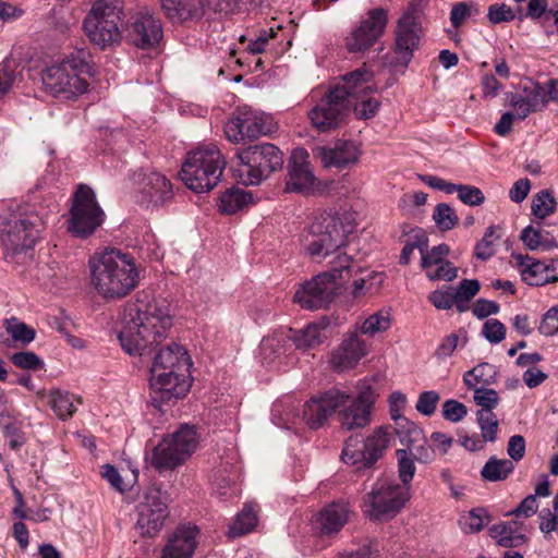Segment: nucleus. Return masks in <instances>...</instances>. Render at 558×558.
<instances>
[{"label":"nucleus","mask_w":558,"mask_h":558,"mask_svg":"<svg viewBox=\"0 0 558 558\" xmlns=\"http://www.w3.org/2000/svg\"><path fill=\"white\" fill-rule=\"evenodd\" d=\"M118 338L122 349L134 356L151 354L167 338L172 317L167 305L150 302L147 296L128 302L119 315Z\"/></svg>","instance_id":"nucleus-2"},{"label":"nucleus","mask_w":558,"mask_h":558,"mask_svg":"<svg viewBox=\"0 0 558 558\" xmlns=\"http://www.w3.org/2000/svg\"><path fill=\"white\" fill-rule=\"evenodd\" d=\"M498 239L497 228L495 226L488 227L484 236L475 246V256L482 260L490 258L495 254L494 246Z\"/></svg>","instance_id":"nucleus-50"},{"label":"nucleus","mask_w":558,"mask_h":558,"mask_svg":"<svg viewBox=\"0 0 558 558\" xmlns=\"http://www.w3.org/2000/svg\"><path fill=\"white\" fill-rule=\"evenodd\" d=\"M225 168L223 156L211 145L189 153L180 177L187 189L195 193H207L218 185Z\"/></svg>","instance_id":"nucleus-5"},{"label":"nucleus","mask_w":558,"mask_h":558,"mask_svg":"<svg viewBox=\"0 0 558 558\" xmlns=\"http://www.w3.org/2000/svg\"><path fill=\"white\" fill-rule=\"evenodd\" d=\"M481 284L476 279H463L458 288L453 291L457 299V310L459 312L466 311V303L476 295L480 291Z\"/></svg>","instance_id":"nucleus-45"},{"label":"nucleus","mask_w":558,"mask_h":558,"mask_svg":"<svg viewBox=\"0 0 558 558\" xmlns=\"http://www.w3.org/2000/svg\"><path fill=\"white\" fill-rule=\"evenodd\" d=\"M468 413L466 407L453 399L447 400L442 404V415L447 421L457 423Z\"/></svg>","instance_id":"nucleus-60"},{"label":"nucleus","mask_w":558,"mask_h":558,"mask_svg":"<svg viewBox=\"0 0 558 558\" xmlns=\"http://www.w3.org/2000/svg\"><path fill=\"white\" fill-rule=\"evenodd\" d=\"M521 278L529 286L541 287L558 281V259L535 260L533 257L517 255Z\"/></svg>","instance_id":"nucleus-25"},{"label":"nucleus","mask_w":558,"mask_h":558,"mask_svg":"<svg viewBox=\"0 0 558 558\" xmlns=\"http://www.w3.org/2000/svg\"><path fill=\"white\" fill-rule=\"evenodd\" d=\"M391 315L389 311L380 310L369 315L360 326L361 333L374 337L379 332H384L390 328Z\"/></svg>","instance_id":"nucleus-40"},{"label":"nucleus","mask_w":558,"mask_h":558,"mask_svg":"<svg viewBox=\"0 0 558 558\" xmlns=\"http://www.w3.org/2000/svg\"><path fill=\"white\" fill-rule=\"evenodd\" d=\"M252 194L242 189H230L220 197L219 209L223 214L232 215L252 202Z\"/></svg>","instance_id":"nucleus-37"},{"label":"nucleus","mask_w":558,"mask_h":558,"mask_svg":"<svg viewBox=\"0 0 558 558\" xmlns=\"http://www.w3.org/2000/svg\"><path fill=\"white\" fill-rule=\"evenodd\" d=\"M482 332L490 343H499L506 337V327L500 320L490 318L484 323Z\"/></svg>","instance_id":"nucleus-55"},{"label":"nucleus","mask_w":558,"mask_h":558,"mask_svg":"<svg viewBox=\"0 0 558 558\" xmlns=\"http://www.w3.org/2000/svg\"><path fill=\"white\" fill-rule=\"evenodd\" d=\"M458 197L469 206H480L485 202L484 193L478 187L468 184H461Z\"/></svg>","instance_id":"nucleus-56"},{"label":"nucleus","mask_w":558,"mask_h":558,"mask_svg":"<svg viewBox=\"0 0 558 558\" xmlns=\"http://www.w3.org/2000/svg\"><path fill=\"white\" fill-rule=\"evenodd\" d=\"M162 38L160 21L148 10L137 12L128 26L129 41L141 49L154 48Z\"/></svg>","instance_id":"nucleus-23"},{"label":"nucleus","mask_w":558,"mask_h":558,"mask_svg":"<svg viewBox=\"0 0 558 558\" xmlns=\"http://www.w3.org/2000/svg\"><path fill=\"white\" fill-rule=\"evenodd\" d=\"M409 454L421 463H429L435 459V449L424 436L422 441L409 450Z\"/></svg>","instance_id":"nucleus-61"},{"label":"nucleus","mask_w":558,"mask_h":558,"mask_svg":"<svg viewBox=\"0 0 558 558\" xmlns=\"http://www.w3.org/2000/svg\"><path fill=\"white\" fill-rule=\"evenodd\" d=\"M257 521L256 505L253 502L245 504L244 508L238 513L234 522L230 526L229 535L236 537L246 534L257 525Z\"/></svg>","instance_id":"nucleus-38"},{"label":"nucleus","mask_w":558,"mask_h":558,"mask_svg":"<svg viewBox=\"0 0 558 558\" xmlns=\"http://www.w3.org/2000/svg\"><path fill=\"white\" fill-rule=\"evenodd\" d=\"M385 275L383 272L372 271L366 277L357 279L353 283V296L359 299L366 294L376 293L383 286Z\"/></svg>","instance_id":"nucleus-41"},{"label":"nucleus","mask_w":558,"mask_h":558,"mask_svg":"<svg viewBox=\"0 0 558 558\" xmlns=\"http://www.w3.org/2000/svg\"><path fill=\"white\" fill-rule=\"evenodd\" d=\"M391 426H380L362 441L359 436H351L344 444L341 459L351 465L368 468L374 464L389 447L392 433Z\"/></svg>","instance_id":"nucleus-15"},{"label":"nucleus","mask_w":558,"mask_h":558,"mask_svg":"<svg viewBox=\"0 0 558 558\" xmlns=\"http://www.w3.org/2000/svg\"><path fill=\"white\" fill-rule=\"evenodd\" d=\"M105 213L97 203L95 192L80 184L73 195L68 229L78 238H87L99 228Z\"/></svg>","instance_id":"nucleus-13"},{"label":"nucleus","mask_w":558,"mask_h":558,"mask_svg":"<svg viewBox=\"0 0 558 558\" xmlns=\"http://www.w3.org/2000/svg\"><path fill=\"white\" fill-rule=\"evenodd\" d=\"M87 72L88 64L84 60L71 57L48 66L43 72L41 81L52 95L71 99L86 92L88 83L84 75Z\"/></svg>","instance_id":"nucleus-8"},{"label":"nucleus","mask_w":558,"mask_h":558,"mask_svg":"<svg viewBox=\"0 0 558 558\" xmlns=\"http://www.w3.org/2000/svg\"><path fill=\"white\" fill-rule=\"evenodd\" d=\"M474 400L477 405L482 407L481 410L493 411L499 402V397L494 389L478 388L474 391Z\"/></svg>","instance_id":"nucleus-59"},{"label":"nucleus","mask_w":558,"mask_h":558,"mask_svg":"<svg viewBox=\"0 0 558 558\" xmlns=\"http://www.w3.org/2000/svg\"><path fill=\"white\" fill-rule=\"evenodd\" d=\"M353 230L354 220L347 213L329 210L315 216L308 228L306 252L314 262H325L329 270L301 284L294 293V303L315 311L328 306L333 300L344 279L343 274H349L352 264L344 246Z\"/></svg>","instance_id":"nucleus-1"},{"label":"nucleus","mask_w":558,"mask_h":558,"mask_svg":"<svg viewBox=\"0 0 558 558\" xmlns=\"http://www.w3.org/2000/svg\"><path fill=\"white\" fill-rule=\"evenodd\" d=\"M290 348L291 339L288 336V329L280 330L263 339L260 353L265 361L271 363L281 355H284Z\"/></svg>","instance_id":"nucleus-33"},{"label":"nucleus","mask_w":558,"mask_h":558,"mask_svg":"<svg viewBox=\"0 0 558 558\" xmlns=\"http://www.w3.org/2000/svg\"><path fill=\"white\" fill-rule=\"evenodd\" d=\"M291 342L299 350H311L319 347L326 339V328L317 323L308 324L301 329H288Z\"/></svg>","instance_id":"nucleus-32"},{"label":"nucleus","mask_w":558,"mask_h":558,"mask_svg":"<svg viewBox=\"0 0 558 558\" xmlns=\"http://www.w3.org/2000/svg\"><path fill=\"white\" fill-rule=\"evenodd\" d=\"M239 174L246 185H257L271 172L281 169L283 154L270 143L250 146L238 154Z\"/></svg>","instance_id":"nucleus-12"},{"label":"nucleus","mask_w":558,"mask_h":558,"mask_svg":"<svg viewBox=\"0 0 558 558\" xmlns=\"http://www.w3.org/2000/svg\"><path fill=\"white\" fill-rule=\"evenodd\" d=\"M487 16L492 23L498 24L512 21L514 13L511 8L507 7L505 3H495L489 7Z\"/></svg>","instance_id":"nucleus-64"},{"label":"nucleus","mask_w":558,"mask_h":558,"mask_svg":"<svg viewBox=\"0 0 558 558\" xmlns=\"http://www.w3.org/2000/svg\"><path fill=\"white\" fill-rule=\"evenodd\" d=\"M356 389V395L349 393V400L337 409V420L341 430L362 429L371 424L374 390L365 381H360Z\"/></svg>","instance_id":"nucleus-16"},{"label":"nucleus","mask_w":558,"mask_h":558,"mask_svg":"<svg viewBox=\"0 0 558 558\" xmlns=\"http://www.w3.org/2000/svg\"><path fill=\"white\" fill-rule=\"evenodd\" d=\"M427 245L423 246V253L421 258V266L424 270L434 268L445 260V257L449 253V247L446 244H439L434 246L430 251H426Z\"/></svg>","instance_id":"nucleus-51"},{"label":"nucleus","mask_w":558,"mask_h":558,"mask_svg":"<svg viewBox=\"0 0 558 558\" xmlns=\"http://www.w3.org/2000/svg\"><path fill=\"white\" fill-rule=\"evenodd\" d=\"M349 111L345 99L331 89L310 110L308 118L317 131L329 132L342 125Z\"/></svg>","instance_id":"nucleus-20"},{"label":"nucleus","mask_w":558,"mask_h":558,"mask_svg":"<svg viewBox=\"0 0 558 558\" xmlns=\"http://www.w3.org/2000/svg\"><path fill=\"white\" fill-rule=\"evenodd\" d=\"M440 400V396L435 390L423 391L420 393L415 404V409L418 413L430 416L435 413L437 404Z\"/></svg>","instance_id":"nucleus-54"},{"label":"nucleus","mask_w":558,"mask_h":558,"mask_svg":"<svg viewBox=\"0 0 558 558\" xmlns=\"http://www.w3.org/2000/svg\"><path fill=\"white\" fill-rule=\"evenodd\" d=\"M521 240L530 250H537L542 246L546 248L556 246L554 241H547L544 239L542 230L535 229L532 226H529L522 230Z\"/></svg>","instance_id":"nucleus-52"},{"label":"nucleus","mask_w":558,"mask_h":558,"mask_svg":"<svg viewBox=\"0 0 558 558\" xmlns=\"http://www.w3.org/2000/svg\"><path fill=\"white\" fill-rule=\"evenodd\" d=\"M424 7V0H412L397 22L393 51L401 65L407 66L418 48Z\"/></svg>","instance_id":"nucleus-14"},{"label":"nucleus","mask_w":558,"mask_h":558,"mask_svg":"<svg viewBox=\"0 0 558 558\" xmlns=\"http://www.w3.org/2000/svg\"><path fill=\"white\" fill-rule=\"evenodd\" d=\"M433 219L442 231L451 230L459 221L456 211L445 203L438 204L435 207Z\"/></svg>","instance_id":"nucleus-48"},{"label":"nucleus","mask_w":558,"mask_h":558,"mask_svg":"<svg viewBox=\"0 0 558 558\" xmlns=\"http://www.w3.org/2000/svg\"><path fill=\"white\" fill-rule=\"evenodd\" d=\"M426 276L430 280H447L452 281L458 276V269L451 265L448 260L442 262L434 268L425 270Z\"/></svg>","instance_id":"nucleus-57"},{"label":"nucleus","mask_w":558,"mask_h":558,"mask_svg":"<svg viewBox=\"0 0 558 558\" xmlns=\"http://www.w3.org/2000/svg\"><path fill=\"white\" fill-rule=\"evenodd\" d=\"M315 156L319 158L324 167L345 168L357 162L360 149L357 145L350 141H338L333 147H318L315 149Z\"/></svg>","instance_id":"nucleus-28"},{"label":"nucleus","mask_w":558,"mask_h":558,"mask_svg":"<svg viewBox=\"0 0 558 558\" xmlns=\"http://www.w3.org/2000/svg\"><path fill=\"white\" fill-rule=\"evenodd\" d=\"M349 512L345 504L332 502L313 515V527L320 535L338 533L347 524Z\"/></svg>","instance_id":"nucleus-29"},{"label":"nucleus","mask_w":558,"mask_h":558,"mask_svg":"<svg viewBox=\"0 0 558 558\" xmlns=\"http://www.w3.org/2000/svg\"><path fill=\"white\" fill-rule=\"evenodd\" d=\"M531 209L536 218L545 219L555 213V197L548 190H542L534 195Z\"/></svg>","instance_id":"nucleus-43"},{"label":"nucleus","mask_w":558,"mask_h":558,"mask_svg":"<svg viewBox=\"0 0 558 558\" xmlns=\"http://www.w3.org/2000/svg\"><path fill=\"white\" fill-rule=\"evenodd\" d=\"M495 374L494 366L488 363H482L464 374L463 380L469 388H474L477 384H489Z\"/></svg>","instance_id":"nucleus-46"},{"label":"nucleus","mask_w":558,"mask_h":558,"mask_svg":"<svg viewBox=\"0 0 558 558\" xmlns=\"http://www.w3.org/2000/svg\"><path fill=\"white\" fill-rule=\"evenodd\" d=\"M88 266L90 282L105 299L124 298L141 280V270L134 257L119 248L105 247L95 252Z\"/></svg>","instance_id":"nucleus-3"},{"label":"nucleus","mask_w":558,"mask_h":558,"mask_svg":"<svg viewBox=\"0 0 558 558\" xmlns=\"http://www.w3.org/2000/svg\"><path fill=\"white\" fill-rule=\"evenodd\" d=\"M75 397L66 391L50 390L48 393V404L51 407L56 415L61 420L72 417L77 408L74 403ZM81 403V399H76Z\"/></svg>","instance_id":"nucleus-35"},{"label":"nucleus","mask_w":558,"mask_h":558,"mask_svg":"<svg viewBox=\"0 0 558 558\" xmlns=\"http://www.w3.org/2000/svg\"><path fill=\"white\" fill-rule=\"evenodd\" d=\"M539 333L549 337L558 332V304L550 307L544 315L538 326Z\"/></svg>","instance_id":"nucleus-58"},{"label":"nucleus","mask_w":558,"mask_h":558,"mask_svg":"<svg viewBox=\"0 0 558 558\" xmlns=\"http://www.w3.org/2000/svg\"><path fill=\"white\" fill-rule=\"evenodd\" d=\"M410 499V487L393 480L375 482L363 502V512L372 520L384 521L396 517Z\"/></svg>","instance_id":"nucleus-11"},{"label":"nucleus","mask_w":558,"mask_h":558,"mask_svg":"<svg viewBox=\"0 0 558 558\" xmlns=\"http://www.w3.org/2000/svg\"><path fill=\"white\" fill-rule=\"evenodd\" d=\"M506 100L515 111L517 119L524 120L531 113L546 108L547 94L545 87L539 83L527 80L519 92L508 93Z\"/></svg>","instance_id":"nucleus-24"},{"label":"nucleus","mask_w":558,"mask_h":558,"mask_svg":"<svg viewBox=\"0 0 558 558\" xmlns=\"http://www.w3.org/2000/svg\"><path fill=\"white\" fill-rule=\"evenodd\" d=\"M390 432L399 438L401 445L405 446L408 451L422 441L424 437L423 430L409 420H401L395 423Z\"/></svg>","instance_id":"nucleus-36"},{"label":"nucleus","mask_w":558,"mask_h":558,"mask_svg":"<svg viewBox=\"0 0 558 558\" xmlns=\"http://www.w3.org/2000/svg\"><path fill=\"white\" fill-rule=\"evenodd\" d=\"M489 533L498 545L507 548L518 547L526 542L525 535L518 533V523L515 521L497 523L490 527Z\"/></svg>","instance_id":"nucleus-34"},{"label":"nucleus","mask_w":558,"mask_h":558,"mask_svg":"<svg viewBox=\"0 0 558 558\" xmlns=\"http://www.w3.org/2000/svg\"><path fill=\"white\" fill-rule=\"evenodd\" d=\"M4 328L14 341L27 344L35 339V330L25 323L19 320L16 317L5 319Z\"/></svg>","instance_id":"nucleus-44"},{"label":"nucleus","mask_w":558,"mask_h":558,"mask_svg":"<svg viewBox=\"0 0 558 558\" xmlns=\"http://www.w3.org/2000/svg\"><path fill=\"white\" fill-rule=\"evenodd\" d=\"M44 225V219L37 213L3 210L0 214V241L12 255L26 253L38 241Z\"/></svg>","instance_id":"nucleus-6"},{"label":"nucleus","mask_w":558,"mask_h":558,"mask_svg":"<svg viewBox=\"0 0 558 558\" xmlns=\"http://www.w3.org/2000/svg\"><path fill=\"white\" fill-rule=\"evenodd\" d=\"M396 454L398 459L399 477L402 482L400 485H405L410 487V483L416 471L414 459L409 454V451L405 449H398L396 451Z\"/></svg>","instance_id":"nucleus-49"},{"label":"nucleus","mask_w":558,"mask_h":558,"mask_svg":"<svg viewBox=\"0 0 558 558\" xmlns=\"http://www.w3.org/2000/svg\"><path fill=\"white\" fill-rule=\"evenodd\" d=\"M490 521V517L485 508L472 509L468 514L463 515L460 520V525L465 533H478Z\"/></svg>","instance_id":"nucleus-42"},{"label":"nucleus","mask_w":558,"mask_h":558,"mask_svg":"<svg viewBox=\"0 0 558 558\" xmlns=\"http://www.w3.org/2000/svg\"><path fill=\"white\" fill-rule=\"evenodd\" d=\"M199 435L193 425L182 424L174 433L165 436L154 448L151 465L159 472L173 470L196 450Z\"/></svg>","instance_id":"nucleus-9"},{"label":"nucleus","mask_w":558,"mask_h":558,"mask_svg":"<svg viewBox=\"0 0 558 558\" xmlns=\"http://www.w3.org/2000/svg\"><path fill=\"white\" fill-rule=\"evenodd\" d=\"M192 362L184 347L170 343L156 351L149 369L150 386L161 401L183 398L190 390Z\"/></svg>","instance_id":"nucleus-4"},{"label":"nucleus","mask_w":558,"mask_h":558,"mask_svg":"<svg viewBox=\"0 0 558 558\" xmlns=\"http://www.w3.org/2000/svg\"><path fill=\"white\" fill-rule=\"evenodd\" d=\"M308 158L310 155L304 148L298 147L292 151L284 187L287 192L311 194L317 189V179L313 173Z\"/></svg>","instance_id":"nucleus-22"},{"label":"nucleus","mask_w":558,"mask_h":558,"mask_svg":"<svg viewBox=\"0 0 558 558\" xmlns=\"http://www.w3.org/2000/svg\"><path fill=\"white\" fill-rule=\"evenodd\" d=\"M513 470L514 464L512 460L492 457L483 466L481 475L485 481L499 482L506 480Z\"/></svg>","instance_id":"nucleus-39"},{"label":"nucleus","mask_w":558,"mask_h":558,"mask_svg":"<svg viewBox=\"0 0 558 558\" xmlns=\"http://www.w3.org/2000/svg\"><path fill=\"white\" fill-rule=\"evenodd\" d=\"M414 238H415V241L408 242L403 246V248L401 251L400 263L402 265H408L409 264L410 258H411V254L413 253V251L415 248H418L420 253L422 254L423 253V246H426V244H427V238H426V235H425V233L423 231L418 230L414 234Z\"/></svg>","instance_id":"nucleus-62"},{"label":"nucleus","mask_w":558,"mask_h":558,"mask_svg":"<svg viewBox=\"0 0 558 558\" xmlns=\"http://www.w3.org/2000/svg\"><path fill=\"white\" fill-rule=\"evenodd\" d=\"M140 194L141 203L148 208L163 206L173 197L170 181L158 172H149L143 175Z\"/></svg>","instance_id":"nucleus-26"},{"label":"nucleus","mask_w":558,"mask_h":558,"mask_svg":"<svg viewBox=\"0 0 558 558\" xmlns=\"http://www.w3.org/2000/svg\"><path fill=\"white\" fill-rule=\"evenodd\" d=\"M388 23V12L383 8L369 10L349 36L345 47L350 52L368 50L385 33Z\"/></svg>","instance_id":"nucleus-18"},{"label":"nucleus","mask_w":558,"mask_h":558,"mask_svg":"<svg viewBox=\"0 0 558 558\" xmlns=\"http://www.w3.org/2000/svg\"><path fill=\"white\" fill-rule=\"evenodd\" d=\"M272 130V121L265 113L248 106L236 109L225 125V133L232 143H240L245 138L254 140L266 135Z\"/></svg>","instance_id":"nucleus-17"},{"label":"nucleus","mask_w":558,"mask_h":558,"mask_svg":"<svg viewBox=\"0 0 558 558\" xmlns=\"http://www.w3.org/2000/svg\"><path fill=\"white\" fill-rule=\"evenodd\" d=\"M11 362L21 369L35 371L44 366L43 360L34 352L23 351L12 354Z\"/></svg>","instance_id":"nucleus-53"},{"label":"nucleus","mask_w":558,"mask_h":558,"mask_svg":"<svg viewBox=\"0 0 558 558\" xmlns=\"http://www.w3.org/2000/svg\"><path fill=\"white\" fill-rule=\"evenodd\" d=\"M198 530L195 526H180L162 549L161 558H191L196 545Z\"/></svg>","instance_id":"nucleus-30"},{"label":"nucleus","mask_w":558,"mask_h":558,"mask_svg":"<svg viewBox=\"0 0 558 558\" xmlns=\"http://www.w3.org/2000/svg\"><path fill=\"white\" fill-rule=\"evenodd\" d=\"M161 7L169 19L173 21H186L190 19H198L207 11L208 0H160Z\"/></svg>","instance_id":"nucleus-31"},{"label":"nucleus","mask_w":558,"mask_h":558,"mask_svg":"<svg viewBox=\"0 0 558 558\" xmlns=\"http://www.w3.org/2000/svg\"><path fill=\"white\" fill-rule=\"evenodd\" d=\"M136 529L141 535L153 537L162 527L168 515L166 497L158 488L146 490L143 500L137 506Z\"/></svg>","instance_id":"nucleus-19"},{"label":"nucleus","mask_w":558,"mask_h":558,"mask_svg":"<svg viewBox=\"0 0 558 558\" xmlns=\"http://www.w3.org/2000/svg\"><path fill=\"white\" fill-rule=\"evenodd\" d=\"M359 118L369 119L379 108V101L372 95L376 92L374 74L367 68L356 69L343 76V84L333 88Z\"/></svg>","instance_id":"nucleus-10"},{"label":"nucleus","mask_w":558,"mask_h":558,"mask_svg":"<svg viewBox=\"0 0 558 558\" xmlns=\"http://www.w3.org/2000/svg\"><path fill=\"white\" fill-rule=\"evenodd\" d=\"M367 354L365 342L356 332L348 335L340 345L332 351L330 365L336 372L353 368Z\"/></svg>","instance_id":"nucleus-27"},{"label":"nucleus","mask_w":558,"mask_h":558,"mask_svg":"<svg viewBox=\"0 0 558 558\" xmlns=\"http://www.w3.org/2000/svg\"><path fill=\"white\" fill-rule=\"evenodd\" d=\"M428 300L438 310H449L453 305L457 306V299L452 290L441 291L437 290L428 295Z\"/></svg>","instance_id":"nucleus-63"},{"label":"nucleus","mask_w":558,"mask_h":558,"mask_svg":"<svg viewBox=\"0 0 558 558\" xmlns=\"http://www.w3.org/2000/svg\"><path fill=\"white\" fill-rule=\"evenodd\" d=\"M477 422L482 430L483 440L495 441L498 429L496 414L489 410H478Z\"/></svg>","instance_id":"nucleus-47"},{"label":"nucleus","mask_w":558,"mask_h":558,"mask_svg":"<svg viewBox=\"0 0 558 558\" xmlns=\"http://www.w3.org/2000/svg\"><path fill=\"white\" fill-rule=\"evenodd\" d=\"M123 11L122 0H96L83 21V29L89 41L106 49L121 39L119 22Z\"/></svg>","instance_id":"nucleus-7"},{"label":"nucleus","mask_w":558,"mask_h":558,"mask_svg":"<svg viewBox=\"0 0 558 558\" xmlns=\"http://www.w3.org/2000/svg\"><path fill=\"white\" fill-rule=\"evenodd\" d=\"M349 398V392L339 388L326 390L304 404L303 421L310 428H319Z\"/></svg>","instance_id":"nucleus-21"}]
</instances>
